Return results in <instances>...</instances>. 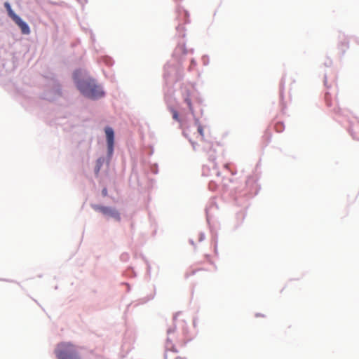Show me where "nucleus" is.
<instances>
[{"label":"nucleus","mask_w":359,"mask_h":359,"mask_svg":"<svg viewBox=\"0 0 359 359\" xmlns=\"http://www.w3.org/2000/svg\"><path fill=\"white\" fill-rule=\"evenodd\" d=\"M184 101H185V102L187 104V105H188V107H189V109H190L191 111H192V110H193V109H192V104H191V99H190L189 97H186V98H185Z\"/></svg>","instance_id":"obj_9"},{"label":"nucleus","mask_w":359,"mask_h":359,"mask_svg":"<svg viewBox=\"0 0 359 359\" xmlns=\"http://www.w3.org/2000/svg\"><path fill=\"white\" fill-rule=\"evenodd\" d=\"M184 133L185 134V135H186L187 137H188L189 138L190 142H191V143H192V144H194V142H192V139H191V137H190V130H189V128H187V130H185L184 131Z\"/></svg>","instance_id":"obj_10"},{"label":"nucleus","mask_w":359,"mask_h":359,"mask_svg":"<svg viewBox=\"0 0 359 359\" xmlns=\"http://www.w3.org/2000/svg\"><path fill=\"white\" fill-rule=\"evenodd\" d=\"M81 71H76L74 74V79L80 92L86 97L90 99H97L104 95V92L95 81L91 78L80 80L79 76Z\"/></svg>","instance_id":"obj_1"},{"label":"nucleus","mask_w":359,"mask_h":359,"mask_svg":"<svg viewBox=\"0 0 359 359\" xmlns=\"http://www.w3.org/2000/svg\"><path fill=\"white\" fill-rule=\"evenodd\" d=\"M4 6L5 8H6L7 11H8V15L12 18V20H13L15 18V16H18V15H16L12 10L11 7V5L9 4V3L8 2H6L4 4Z\"/></svg>","instance_id":"obj_7"},{"label":"nucleus","mask_w":359,"mask_h":359,"mask_svg":"<svg viewBox=\"0 0 359 359\" xmlns=\"http://www.w3.org/2000/svg\"><path fill=\"white\" fill-rule=\"evenodd\" d=\"M170 111H171L172 115V118L174 120H175L176 121H177V122H180V116H179V114L177 111V110H175L173 108H170Z\"/></svg>","instance_id":"obj_8"},{"label":"nucleus","mask_w":359,"mask_h":359,"mask_svg":"<svg viewBox=\"0 0 359 359\" xmlns=\"http://www.w3.org/2000/svg\"><path fill=\"white\" fill-rule=\"evenodd\" d=\"M102 194L103 196H107L108 194L107 189L106 188H104L102 191Z\"/></svg>","instance_id":"obj_11"},{"label":"nucleus","mask_w":359,"mask_h":359,"mask_svg":"<svg viewBox=\"0 0 359 359\" xmlns=\"http://www.w3.org/2000/svg\"><path fill=\"white\" fill-rule=\"evenodd\" d=\"M13 20L20 28L22 34H29L30 33V29L28 25L24 22L18 15L15 16V18Z\"/></svg>","instance_id":"obj_5"},{"label":"nucleus","mask_w":359,"mask_h":359,"mask_svg":"<svg viewBox=\"0 0 359 359\" xmlns=\"http://www.w3.org/2000/svg\"><path fill=\"white\" fill-rule=\"evenodd\" d=\"M196 128H197L196 139L203 140L204 139V134H203V128L202 126H201L200 124H198Z\"/></svg>","instance_id":"obj_6"},{"label":"nucleus","mask_w":359,"mask_h":359,"mask_svg":"<svg viewBox=\"0 0 359 359\" xmlns=\"http://www.w3.org/2000/svg\"><path fill=\"white\" fill-rule=\"evenodd\" d=\"M104 131L107 138L108 153L109 155H111L114 151V133L113 129L110 127H106Z\"/></svg>","instance_id":"obj_4"},{"label":"nucleus","mask_w":359,"mask_h":359,"mask_svg":"<svg viewBox=\"0 0 359 359\" xmlns=\"http://www.w3.org/2000/svg\"><path fill=\"white\" fill-rule=\"evenodd\" d=\"M55 354L58 359H80L75 347L68 343L58 344Z\"/></svg>","instance_id":"obj_2"},{"label":"nucleus","mask_w":359,"mask_h":359,"mask_svg":"<svg viewBox=\"0 0 359 359\" xmlns=\"http://www.w3.org/2000/svg\"><path fill=\"white\" fill-rule=\"evenodd\" d=\"M92 208L95 211L102 212L104 215L111 217L118 221L120 220V215L115 208L99 205H92Z\"/></svg>","instance_id":"obj_3"}]
</instances>
